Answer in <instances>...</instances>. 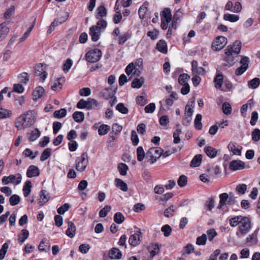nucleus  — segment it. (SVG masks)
Returning <instances> with one entry per match:
<instances>
[{"label":"nucleus","instance_id":"57","mask_svg":"<svg viewBox=\"0 0 260 260\" xmlns=\"http://www.w3.org/2000/svg\"><path fill=\"white\" fill-rule=\"evenodd\" d=\"M124 220V217L120 212H117L114 215V221L118 224L121 223Z\"/></svg>","mask_w":260,"mask_h":260},{"label":"nucleus","instance_id":"35","mask_svg":"<svg viewBox=\"0 0 260 260\" xmlns=\"http://www.w3.org/2000/svg\"><path fill=\"white\" fill-rule=\"evenodd\" d=\"M202 160V155L198 154L194 156L190 162V166L191 167H197L200 165Z\"/></svg>","mask_w":260,"mask_h":260},{"label":"nucleus","instance_id":"27","mask_svg":"<svg viewBox=\"0 0 260 260\" xmlns=\"http://www.w3.org/2000/svg\"><path fill=\"white\" fill-rule=\"evenodd\" d=\"M44 92L45 90L43 87H37L32 92V100L35 101H37L43 96Z\"/></svg>","mask_w":260,"mask_h":260},{"label":"nucleus","instance_id":"43","mask_svg":"<svg viewBox=\"0 0 260 260\" xmlns=\"http://www.w3.org/2000/svg\"><path fill=\"white\" fill-rule=\"evenodd\" d=\"M223 19L226 21H229L231 22H235L239 20V17L238 15L231 14H225L223 15Z\"/></svg>","mask_w":260,"mask_h":260},{"label":"nucleus","instance_id":"39","mask_svg":"<svg viewBox=\"0 0 260 260\" xmlns=\"http://www.w3.org/2000/svg\"><path fill=\"white\" fill-rule=\"evenodd\" d=\"M204 150L206 154L210 158H214L217 155V150L212 147H206Z\"/></svg>","mask_w":260,"mask_h":260},{"label":"nucleus","instance_id":"61","mask_svg":"<svg viewBox=\"0 0 260 260\" xmlns=\"http://www.w3.org/2000/svg\"><path fill=\"white\" fill-rule=\"evenodd\" d=\"M222 109L224 114L228 115L231 113L232 107L231 105L229 103H224L222 105Z\"/></svg>","mask_w":260,"mask_h":260},{"label":"nucleus","instance_id":"37","mask_svg":"<svg viewBox=\"0 0 260 260\" xmlns=\"http://www.w3.org/2000/svg\"><path fill=\"white\" fill-rule=\"evenodd\" d=\"M260 84V79L258 78H254L252 80L248 81L247 85L250 89H256Z\"/></svg>","mask_w":260,"mask_h":260},{"label":"nucleus","instance_id":"36","mask_svg":"<svg viewBox=\"0 0 260 260\" xmlns=\"http://www.w3.org/2000/svg\"><path fill=\"white\" fill-rule=\"evenodd\" d=\"M101 105L93 99L89 98L87 100V109H91L101 107Z\"/></svg>","mask_w":260,"mask_h":260},{"label":"nucleus","instance_id":"19","mask_svg":"<svg viewBox=\"0 0 260 260\" xmlns=\"http://www.w3.org/2000/svg\"><path fill=\"white\" fill-rule=\"evenodd\" d=\"M108 256L111 259H120L122 257V253L118 248L113 247L109 250Z\"/></svg>","mask_w":260,"mask_h":260},{"label":"nucleus","instance_id":"11","mask_svg":"<svg viewBox=\"0 0 260 260\" xmlns=\"http://www.w3.org/2000/svg\"><path fill=\"white\" fill-rule=\"evenodd\" d=\"M227 44V39L223 36H218L215 38L212 44V48L214 51H219Z\"/></svg>","mask_w":260,"mask_h":260},{"label":"nucleus","instance_id":"25","mask_svg":"<svg viewBox=\"0 0 260 260\" xmlns=\"http://www.w3.org/2000/svg\"><path fill=\"white\" fill-rule=\"evenodd\" d=\"M9 31V27L6 23H2L0 24V42L6 38Z\"/></svg>","mask_w":260,"mask_h":260},{"label":"nucleus","instance_id":"49","mask_svg":"<svg viewBox=\"0 0 260 260\" xmlns=\"http://www.w3.org/2000/svg\"><path fill=\"white\" fill-rule=\"evenodd\" d=\"M194 103V98L191 100L186 106L185 107V113L192 114L193 112V105Z\"/></svg>","mask_w":260,"mask_h":260},{"label":"nucleus","instance_id":"62","mask_svg":"<svg viewBox=\"0 0 260 260\" xmlns=\"http://www.w3.org/2000/svg\"><path fill=\"white\" fill-rule=\"evenodd\" d=\"M19 81L24 84H27L29 81V76L27 73L23 72L18 76Z\"/></svg>","mask_w":260,"mask_h":260},{"label":"nucleus","instance_id":"30","mask_svg":"<svg viewBox=\"0 0 260 260\" xmlns=\"http://www.w3.org/2000/svg\"><path fill=\"white\" fill-rule=\"evenodd\" d=\"M76 233V227L72 221L68 222V228L66 231V234L70 238H73Z\"/></svg>","mask_w":260,"mask_h":260},{"label":"nucleus","instance_id":"47","mask_svg":"<svg viewBox=\"0 0 260 260\" xmlns=\"http://www.w3.org/2000/svg\"><path fill=\"white\" fill-rule=\"evenodd\" d=\"M177 207L174 205L170 206L168 208L165 210V216L168 218L171 217L174 215V213L176 210Z\"/></svg>","mask_w":260,"mask_h":260},{"label":"nucleus","instance_id":"32","mask_svg":"<svg viewBox=\"0 0 260 260\" xmlns=\"http://www.w3.org/2000/svg\"><path fill=\"white\" fill-rule=\"evenodd\" d=\"M246 241L249 246H254L257 244L258 239L255 233H252L247 236Z\"/></svg>","mask_w":260,"mask_h":260},{"label":"nucleus","instance_id":"56","mask_svg":"<svg viewBox=\"0 0 260 260\" xmlns=\"http://www.w3.org/2000/svg\"><path fill=\"white\" fill-rule=\"evenodd\" d=\"M207 239V235L203 234L197 238L196 244L198 245H205L206 243Z\"/></svg>","mask_w":260,"mask_h":260},{"label":"nucleus","instance_id":"40","mask_svg":"<svg viewBox=\"0 0 260 260\" xmlns=\"http://www.w3.org/2000/svg\"><path fill=\"white\" fill-rule=\"evenodd\" d=\"M12 115V112L10 110L0 108V119H6L10 117Z\"/></svg>","mask_w":260,"mask_h":260},{"label":"nucleus","instance_id":"41","mask_svg":"<svg viewBox=\"0 0 260 260\" xmlns=\"http://www.w3.org/2000/svg\"><path fill=\"white\" fill-rule=\"evenodd\" d=\"M115 185L117 187H119L121 190L126 191L128 189L127 184L124 182L121 179L116 178L115 180Z\"/></svg>","mask_w":260,"mask_h":260},{"label":"nucleus","instance_id":"2","mask_svg":"<svg viewBox=\"0 0 260 260\" xmlns=\"http://www.w3.org/2000/svg\"><path fill=\"white\" fill-rule=\"evenodd\" d=\"M241 41L236 40L233 45H229L224 50V60L230 66H232L239 59L238 54L241 49Z\"/></svg>","mask_w":260,"mask_h":260},{"label":"nucleus","instance_id":"26","mask_svg":"<svg viewBox=\"0 0 260 260\" xmlns=\"http://www.w3.org/2000/svg\"><path fill=\"white\" fill-rule=\"evenodd\" d=\"M148 250L151 257V259L159 252L160 248L157 243H151L148 246Z\"/></svg>","mask_w":260,"mask_h":260},{"label":"nucleus","instance_id":"50","mask_svg":"<svg viewBox=\"0 0 260 260\" xmlns=\"http://www.w3.org/2000/svg\"><path fill=\"white\" fill-rule=\"evenodd\" d=\"M202 115L200 114H198L196 115V118L194 119V127L196 129L200 130L202 128V124L201 123L202 120Z\"/></svg>","mask_w":260,"mask_h":260},{"label":"nucleus","instance_id":"60","mask_svg":"<svg viewBox=\"0 0 260 260\" xmlns=\"http://www.w3.org/2000/svg\"><path fill=\"white\" fill-rule=\"evenodd\" d=\"M73 65V61L71 59H68L63 65V71L64 73H68Z\"/></svg>","mask_w":260,"mask_h":260},{"label":"nucleus","instance_id":"59","mask_svg":"<svg viewBox=\"0 0 260 260\" xmlns=\"http://www.w3.org/2000/svg\"><path fill=\"white\" fill-rule=\"evenodd\" d=\"M111 207L110 206L106 205L102 208L100 212L99 216L100 217L103 218L107 216L108 213L111 210Z\"/></svg>","mask_w":260,"mask_h":260},{"label":"nucleus","instance_id":"16","mask_svg":"<svg viewBox=\"0 0 260 260\" xmlns=\"http://www.w3.org/2000/svg\"><path fill=\"white\" fill-rule=\"evenodd\" d=\"M35 75L37 76H40L43 81L46 79L48 74L45 71V67L43 64H39L36 67Z\"/></svg>","mask_w":260,"mask_h":260},{"label":"nucleus","instance_id":"55","mask_svg":"<svg viewBox=\"0 0 260 260\" xmlns=\"http://www.w3.org/2000/svg\"><path fill=\"white\" fill-rule=\"evenodd\" d=\"M137 159L139 161H142L145 157V152L142 146H139L137 149Z\"/></svg>","mask_w":260,"mask_h":260},{"label":"nucleus","instance_id":"64","mask_svg":"<svg viewBox=\"0 0 260 260\" xmlns=\"http://www.w3.org/2000/svg\"><path fill=\"white\" fill-rule=\"evenodd\" d=\"M20 200V197L16 194H14L10 198V203L12 206L17 205Z\"/></svg>","mask_w":260,"mask_h":260},{"label":"nucleus","instance_id":"51","mask_svg":"<svg viewBox=\"0 0 260 260\" xmlns=\"http://www.w3.org/2000/svg\"><path fill=\"white\" fill-rule=\"evenodd\" d=\"M66 115L67 110L64 108L60 109L59 110H56L53 113L54 117L56 118H61L64 117L66 116Z\"/></svg>","mask_w":260,"mask_h":260},{"label":"nucleus","instance_id":"8","mask_svg":"<svg viewBox=\"0 0 260 260\" xmlns=\"http://www.w3.org/2000/svg\"><path fill=\"white\" fill-rule=\"evenodd\" d=\"M161 17V28L162 29H166L168 27V24L172 19L171 10L168 8L165 9L160 13Z\"/></svg>","mask_w":260,"mask_h":260},{"label":"nucleus","instance_id":"28","mask_svg":"<svg viewBox=\"0 0 260 260\" xmlns=\"http://www.w3.org/2000/svg\"><path fill=\"white\" fill-rule=\"evenodd\" d=\"M107 11L104 5L99 6L96 10L95 18L101 19L107 16Z\"/></svg>","mask_w":260,"mask_h":260},{"label":"nucleus","instance_id":"14","mask_svg":"<svg viewBox=\"0 0 260 260\" xmlns=\"http://www.w3.org/2000/svg\"><path fill=\"white\" fill-rule=\"evenodd\" d=\"M225 9L233 13H238L242 10V5L239 2L233 3L232 1H229L225 6Z\"/></svg>","mask_w":260,"mask_h":260},{"label":"nucleus","instance_id":"6","mask_svg":"<svg viewBox=\"0 0 260 260\" xmlns=\"http://www.w3.org/2000/svg\"><path fill=\"white\" fill-rule=\"evenodd\" d=\"M219 203L218 208L221 209L226 205L234 204L236 202V198L233 196L232 193L229 195L227 193H221L219 196Z\"/></svg>","mask_w":260,"mask_h":260},{"label":"nucleus","instance_id":"7","mask_svg":"<svg viewBox=\"0 0 260 260\" xmlns=\"http://www.w3.org/2000/svg\"><path fill=\"white\" fill-rule=\"evenodd\" d=\"M163 150L159 147H152L147 152V157L149 158L151 164L156 161L162 155Z\"/></svg>","mask_w":260,"mask_h":260},{"label":"nucleus","instance_id":"45","mask_svg":"<svg viewBox=\"0 0 260 260\" xmlns=\"http://www.w3.org/2000/svg\"><path fill=\"white\" fill-rule=\"evenodd\" d=\"M31 182L30 181H26L23 186V191L24 196L26 197H27L30 191H31Z\"/></svg>","mask_w":260,"mask_h":260},{"label":"nucleus","instance_id":"13","mask_svg":"<svg viewBox=\"0 0 260 260\" xmlns=\"http://www.w3.org/2000/svg\"><path fill=\"white\" fill-rule=\"evenodd\" d=\"M249 61L248 57L246 56L243 57L240 61L241 65L236 70L235 74L237 76L243 74L248 69Z\"/></svg>","mask_w":260,"mask_h":260},{"label":"nucleus","instance_id":"15","mask_svg":"<svg viewBox=\"0 0 260 260\" xmlns=\"http://www.w3.org/2000/svg\"><path fill=\"white\" fill-rule=\"evenodd\" d=\"M64 78L61 77L52 80L50 82L51 88L54 91H58L61 89L62 84L64 82Z\"/></svg>","mask_w":260,"mask_h":260},{"label":"nucleus","instance_id":"23","mask_svg":"<svg viewBox=\"0 0 260 260\" xmlns=\"http://www.w3.org/2000/svg\"><path fill=\"white\" fill-rule=\"evenodd\" d=\"M89 35L91 36V40L96 42L100 39L101 35V30L96 27L92 26L89 29Z\"/></svg>","mask_w":260,"mask_h":260},{"label":"nucleus","instance_id":"1","mask_svg":"<svg viewBox=\"0 0 260 260\" xmlns=\"http://www.w3.org/2000/svg\"><path fill=\"white\" fill-rule=\"evenodd\" d=\"M231 226L238 227L236 235L245 236L248 234L252 228V223L250 219L247 216L242 215L236 216L229 220Z\"/></svg>","mask_w":260,"mask_h":260},{"label":"nucleus","instance_id":"24","mask_svg":"<svg viewBox=\"0 0 260 260\" xmlns=\"http://www.w3.org/2000/svg\"><path fill=\"white\" fill-rule=\"evenodd\" d=\"M49 198L50 196L47 191L45 190H42L39 194L38 204L40 205H43L49 201Z\"/></svg>","mask_w":260,"mask_h":260},{"label":"nucleus","instance_id":"18","mask_svg":"<svg viewBox=\"0 0 260 260\" xmlns=\"http://www.w3.org/2000/svg\"><path fill=\"white\" fill-rule=\"evenodd\" d=\"M228 148L232 155H241L242 147L235 143L230 142L228 145Z\"/></svg>","mask_w":260,"mask_h":260},{"label":"nucleus","instance_id":"63","mask_svg":"<svg viewBox=\"0 0 260 260\" xmlns=\"http://www.w3.org/2000/svg\"><path fill=\"white\" fill-rule=\"evenodd\" d=\"M128 167L124 164H120L118 166V170L121 175H125Z\"/></svg>","mask_w":260,"mask_h":260},{"label":"nucleus","instance_id":"44","mask_svg":"<svg viewBox=\"0 0 260 260\" xmlns=\"http://www.w3.org/2000/svg\"><path fill=\"white\" fill-rule=\"evenodd\" d=\"M189 76L187 74H181L178 78V82L181 85H184L186 84H188V81L189 79Z\"/></svg>","mask_w":260,"mask_h":260},{"label":"nucleus","instance_id":"29","mask_svg":"<svg viewBox=\"0 0 260 260\" xmlns=\"http://www.w3.org/2000/svg\"><path fill=\"white\" fill-rule=\"evenodd\" d=\"M145 82L144 78L141 77L140 78H135L133 79L131 83V87L135 88H140L144 84Z\"/></svg>","mask_w":260,"mask_h":260},{"label":"nucleus","instance_id":"38","mask_svg":"<svg viewBox=\"0 0 260 260\" xmlns=\"http://www.w3.org/2000/svg\"><path fill=\"white\" fill-rule=\"evenodd\" d=\"M29 236V232L28 230L23 229L21 231V233L18 235V241L20 244L24 242L26 239Z\"/></svg>","mask_w":260,"mask_h":260},{"label":"nucleus","instance_id":"53","mask_svg":"<svg viewBox=\"0 0 260 260\" xmlns=\"http://www.w3.org/2000/svg\"><path fill=\"white\" fill-rule=\"evenodd\" d=\"M252 140L254 142H258L260 140V129L255 128L251 133Z\"/></svg>","mask_w":260,"mask_h":260},{"label":"nucleus","instance_id":"10","mask_svg":"<svg viewBox=\"0 0 260 260\" xmlns=\"http://www.w3.org/2000/svg\"><path fill=\"white\" fill-rule=\"evenodd\" d=\"M22 176L20 174L16 175H10L9 176H4L2 178V182L4 184L7 185L10 183H15L16 185L20 184L21 182Z\"/></svg>","mask_w":260,"mask_h":260},{"label":"nucleus","instance_id":"58","mask_svg":"<svg viewBox=\"0 0 260 260\" xmlns=\"http://www.w3.org/2000/svg\"><path fill=\"white\" fill-rule=\"evenodd\" d=\"M110 130V126L108 125L103 124L100 126L98 133L100 135H104L108 133Z\"/></svg>","mask_w":260,"mask_h":260},{"label":"nucleus","instance_id":"33","mask_svg":"<svg viewBox=\"0 0 260 260\" xmlns=\"http://www.w3.org/2000/svg\"><path fill=\"white\" fill-rule=\"evenodd\" d=\"M223 82V77L221 74H217L214 79L215 87L218 89H221Z\"/></svg>","mask_w":260,"mask_h":260},{"label":"nucleus","instance_id":"4","mask_svg":"<svg viewBox=\"0 0 260 260\" xmlns=\"http://www.w3.org/2000/svg\"><path fill=\"white\" fill-rule=\"evenodd\" d=\"M76 169L78 171L83 172L88 164V154L86 152L82 153L81 155L76 158Z\"/></svg>","mask_w":260,"mask_h":260},{"label":"nucleus","instance_id":"9","mask_svg":"<svg viewBox=\"0 0 260 260\" xmlns=\"http://www.w3.org/2000/svg\"><path fill=\"white\" fill-rule=\"evenodd\" d=\"M102 53L99 49H94L91 50L86 53L85 57L86 60L90 62H96L99 61Z\"/></svg>","mask_w":260,"mask_h":260},{"label":"nucleus","instance_id":"20","mask_svg":"<svg viewBox=\"0 0 260 260\" xmlns=\"http://www.w3.org/2000/svg\"><path fill=\"white\" fill-rule=\"evenodd\" d=\"M230 169L233 171L241 170L245 168V164L240 160H232L230 164Z\"/></svg>","mask_w":260,"mask_h":260},{"label":"nucleus","instance_id":"5","mask_svg":"<svg viewBox=\"0 0 260 260\" xmlns=\"http://www.w3.org/2000/svg\"><path fill=\"white\" fill-rule=\"evenodd\" d=\"M143 238L141 230L136 226H134L131 230V246H137L139 245Z\"/></svg>","mask_w":260,"mask_h":260},{"label":"nucleus","instance_id":"22","mask_svg":"<svg viewBox=\"0 0 260 260\" xmlns=\"http://www.w3.org/2000/svg\"><path fill=\"white\" fill-rule=\"evenodd\" d=\"M40 174L39 168L34 165L30 166L26 171V176L28 178L37 177Z\"/></svg>","mask_w":260,"mask_h":260},{"label":"nucleus","instance_id":"17","mask_svg":"<svg viewBox=\"0 0 260 260\" xmlns=\"http://www.w3.org/2000/svg\"><path fill=\"white\" fill-rule=\"evenodd\" d=\"M191 71L193 74L204 75L206 73V70L201 67H198L197 61L193 60L191 62Z\"/></svg>","mask_w":260,"mask_h":260},{"label":"nucleus","instance_id":"48","mask_svg":"<svg viewBox=\"0 0 260 260\" xmlns=\"http://www.w3.org/2000/svg\"><path fill=\"white\" fill-rule=\"evenodd\" d=\"M38 152H35L34 154L33 152L29 148L25 149L22 152V155L25 157H29L31 159H34L37 156Z\"/></svg>","mask_w":260,"mask_h":260},{"label":"nucleus","instance_id":"31","mask_svg":"<svg viewBox=\"0 0 260 260\" xmlns=\"http://www.w3.org/2000/svg\"><path fill=\"white\" fill-rule=\"evenodd\" d=\"M156 49L160 52L166 54L168 52V46L165 41L160 40L156 44Z\"/></svg>","mask_w":260,"mask_h":260},{"label":"nucleus","instance_id":"52","mask_svg":"<svg viewBox=\"0 0 260 260\" xmlns=\"http://www.w3.org/2000/svg\"><path fill=\"white\" fill-rule=\"evenodd\" d=\"M148 10L146 6H142L139 9V15L141 19H144L148 15Z\"/></svg>","mask_w":260,"mask_h":260},{"label":"nucleus","instance_id":"42","mask_svg":"<svg viewBox=\"0 0 260 260\" xmlns=\"http://www.w3.org/2000/svg\"><path fill=\"white\" fill-rule=\"evenodd\" d=\"M73 117L76 122L80 123L84 120V114L82 112L76 111L73 113Z\"/></svg>","mask_w":260,"mask_h":260},{"label":"nucleus","instance_id":"54","mask_svg":"<svg viewBox=\"0 0 260 260\" xmlns=\"http://www.w3.org/2000/svg\"><path fill=\"white\" fill-rule=\"evenodd\" d=\"M51 148L45 149L41 155L40 160L42 161L46 160L51 155Z\"/></svg>","mask_w":260,"mask_h":260},{"label":"nucleus","instance_id":"3","mask_svg":"<svg viewBox=\"0 0 260 260\" xmlns=\"http://www.w3.org/2000/svg\"><path fill=\"white\" fill-rule=\"evenodd\" d=\"M35 121L36 118L33 112L29 111L17 118L15 125L18 130H23L33 125Z\"/></svg>","mask_w":260,"mask_h":260},{"label":"nucleus","instance_id":"34","mask_svg":"<svg viewBox=\"0 0 260 260\" xmlns=\"http://www.w3.org/2000/svg\"><path fill=\"white\" fill-rule=\"evenodd\" d=\"M39 249L40 251H47L50 250L49 241L45 239H43L39 245Z\"/></svg>","mask_w":260,"mask_h":260},{"label":"nucleus","instance_id":"12","mask_svg":"<svg viewBox=\"0 0 260 260\" xmlns=\"http://www.w3.org/2000/svg\"><path fill=\"white\" fill-rule=\"evenodd\" d=\"M143 70V59H137L134 63H131V76H139Z\"/></svg>","mask_w":260,"mask_h":260},{"label":"nucleus","instance_id":"46","mask_svg":"<svg viewBox=\"0 0 260 260\" xmlns=\"http://www.w3.org/2000/svg\"><path fill=\"white\" fill-rule=\"evenodd\" d=\"M40 135L41 132L40 131L38 128H35L31 132L29 137V140L33 142L40 137Z\"/></svg>","mask_w":260,"mask_h":260},{"label":"nucleus","instance_id":"21","mask_svg":"<svg viewBox=\"0 0 260 260\" xmlns=\"http://www.w3.org/2000/svg\"><path fill=\"white\" fill-rule=\"evenodd\" d=\"M117 88L113 89L112 87L105 88L101 92V95L106 99L112 98L116 92Z\"/></svg>","mask_w":260,"mask_h":260}]
</instances>
